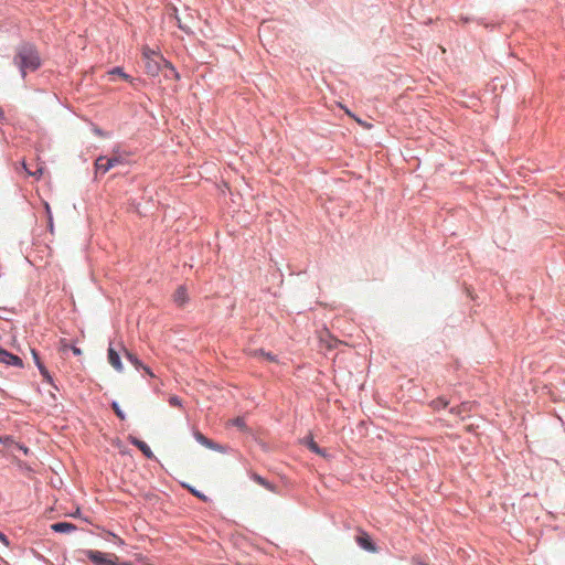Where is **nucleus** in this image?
I'll list each match as a JSON object with an SVG mask.
<instances>
[{"instance_id": "nucleus-38", "label": "nucleus", "mask_w": 565, "mask_h": 565, "mask_svg": "<svg viewBox=\"0 0 565 565\" xmlns=\"http://www.w3.org/2000/svg\"><path fill=\"white\" fill-rule=\"evenodd\" d=\"M414 563L418 564V565H424L422 562H417L414 559Z\"/></svg>"}, {"instance_id": "nucleus-17", "label": "nucleus", "mask_w": 565, "mask_h": 565, "mask_svg": "<svg viewBox=\"0 0 565 565\" xmlns=\"http://www.w3.org/2000/svg\"><path fill=\"white\" fill-rule=\"evenodd\" d=\"M449 402L444 398V397H438L436 399H433L430 403H429V406L434 409V411H439L441 408H446L448 406Z\"/></svg>"}, {"instance_id": "nucleus-34", "label": "nucleus", "mask_w": 565, "mask_h": 565, "mask_svg": "<svg viewBox=\"0 0 565 565\" xmlns=\"http://www.w3.org/2000/svg\"><path fill=\"white\" fill-rule=\"evenodd\" d=\"M117 565H132V563H130V562H122V563H118V562H117Z\"/></svg>"}, {"instance_id": "nucleus-26", "label": "nucleus", "mask_w": 565, "mask_h": 565, "mask_svg": "<svg viewBox=\"0 0 565 565\" xmlns=\"http://www.w3.org/2000/svg\"><path fill=\"white\" fill-rule=\"evenodd\" d=\"M108 534L115 539V543H116L117 545H119V546L125 545V541H124L121 537H119L118 535H116V534H115V533H113V532H109Z\"/></svg>"}, {"instance_id": "nucleus-28", "label": "nucleus", "mask_w": 565, "mask_h": 565, "mask_svg": "<svg viewBox=\"0 0 565 565\" xmlns=\"http://www.w3.org/2000/svg\"><path fill=\"white\" fill-rule=\"evenodd\" d=\"M0 542H1L4 546H7V547H9V545H10L9 539H8V537H7V535H6L4 533H2L1 531H0Z\"/></svg>"}, {"instance_id": "nucleus-14", "label": "nucleus", "mask_w": 565, "mask_h": 565, "mask_svg": "<svg viewBox=\"0 0 565 565\" xmlns=\"http://www.w3.org/2000/svg\"><path fill=\"white\" fill-rule=\"evenodd\" d=\"M108 75H117L120 78H122L124 81L129 82L131 85H134L135 82L137 81L136 78H134L129 74L125 73L124 68L120 67V66H115L111 70H109L108 71Z\"/></svg>"}, {"instance_id": "nucleus-36", "label": "nucleus", "mask_w": 565, "mask_h": 565, "mask_svg": "<svg viewBox=\"0 0 565 565\" xmlns=\"http://www.w3.org/2000/svg\"><path fill=\"white\" fill-rule=\"evenodd\" d=\"M28 173H29L30 175H35V174H36L35 172H31V171H28Z\"/></svg>"}, {"instance_id": "nucleus-33", "label": "nucleus", "mask_w": 565, "mask_h": 565, "mask_svg": "<svg viewBox=\"0 0 565 565\" xmlns=\"http://www.w3.org/2000/svg\"><path fill=\"white\" fill-rule=\"evenodd\" d=\"M94 132H95L96 135H98V136H104L103 130H102V129H99V128H95V129H94Z\"/></svg>"}, {"instance_id": "nucleus-1", "label": "nucleus", "mask_w": 565, "mask_h": 565, "mask_svg": "<svg viewBox=\"0 0 565 565\" xmlns=\"http://www.w3.org/2000/svg\"><path fill=\"white\" fill-rule=\"evenodd\" d=\"M13 64L19 68L21 77L24 79L29 72H35L41 67L42 60L33 44L23 43L17 47Z\"/></svg>"}, {"instance_id": "nucleus-37", "label": "nucleus", "mask_w": 565, "mask_h": 565, "mask_svg": "<svg viewBox=\"0 0 565 565\" xmlns=\"http://www.w3.org/2000/svg\"><path fill=\"white\" fill-rule=\"evenodd\" d=\"M78 514H79V510H77L76 513L73 514V516H78Z\"/></svg>"}, {"instance_id": "nucleus-32", "label": "nucleus", "mask_w": 565, "mask_h": 565, "mask_svg": "<svg viewBox=\"0 0 565 565\" xmlns=\"http://www.w3.org/2000/svg\"><path fill=\"white\" fill-rule=\"evenodd\" d=\"M33 358H34V361H35L36 365H38V363H41L40 358H39V355H38V353L35 351H33Z\"/></svg>"}, {"instance_id": "nucleus-3", "label": "nucleus", "mask_w": 565, "mask_h": 565, "mask_svg": "<svg viewBox=\"0 0 565 565\" xmlns=\"http://www.w3.org/2000/svg\"><path fill=\"white\" fill-rule=\"evenodd\" d=\"M85 555L96 565H117L118 557L116 555H108L95 550L85 551Z\"/></svg>"}, {"instance_id": "nucleus-10", "label": "nucleus", "mask_w": 565, "mask_h": 565, "mask_svg": "<svg viewBox=\"0 0 565 565\" xmlns=\"http://www.w3.org/2000/svg\"><path fill=\"white\" fill-rule=\"evenodd\" d=\"M250 479L253 481H255L257 484L264 487L266 490H268L270 492H277V486L271 483V482H269L267 479H265L260 475H258L256 472H252L250 473Z\"/></svg>"}, {"instance_id": "nucleus-15", "label": "nucleus", "mask_w": 565, "mask_h": 565, "mask_svg": "<svg viewBox=\"0 0 565 565\" xmlns=\"http://www.w3.org/2000/svg\"><path fill=\"white\" fill-rule=\"evenodd\" d=\"M248 354L250 356H263L270 362H277V356L275 354H273L271 352H266L263 349L250 350Z\"/></svg>"}, {"instance_id": "nucleus-11", "label": "nucleus", "mask_w": 565, "mask_h": 565, "mask_svg": "<svg viewBox=\"0 0 565 565\" xmlns=\"http://www.w3.org/2000/svg\"><path fill=\"white\" fill-rule=\"evenodd\" d=\"M51 529L56 533H72L77 530V526L70 522H56L51 525Z\"/></svg>"}, {"instance_id": "nucleus-13", "label": "nucleus", "mask_w": 565, "mask_h": 565, "mask_svg": "<svg viewBox=\"0 0 565 565\" xmlns=\"http://www.w3.org/2000/svg\"><path fill=\"white\" fill-rule=\"evenodd\" d=\"M121 349L124 351L125 358L136 367V370L140 371L141 367H145L142 361L135 353L130 352L124 347H121Z\"/></svg>"}, {"instance_id": "nucleus-21", "label": "nucleus", "mask_w": 565, "mask_h": 565, "mask_svg": "<svg viewBox=\"0 0 565 565\" xmlns=\"http://www.w3.org/2000/svg\"><path fill=\"white\" fill-rule=\"evenodd\" d=\"M111 408L114 411V413L116 414V416L120 419V420H125L126 419V414L122 412V409L120 408L118 402L114 401L111 402Z\"/></svg>"}, {"instance_id": "nucleus-5", "label": "nucleus", "mask_w": 565, "mask_h": 565, "mask_svg": "<svg viewBox=\"0 0 565 565\" xmlns=\"http://www.w3.org/2000/svg\"><path fill=\"white\" fill-rule=\"evenodd\" d=\"M0 363L17 367L23 366V361L20 356L7 351L2 347H0Z\"/></svg>"}, {"instance_id": "nucleus-8", "label": "nucleus", "mask_w": 565, "mask_h": 565, "mask_svg": "<svg viewBox=\"0 0 565 565\" xmlns=\"http://www.w3.org/2000/svg\"><path fill=\"white\" fill-rule=\"evenodd\" d=\"M128 441L134 445L135 447H137L146 458L148 459H153L154 458V455L152 452V450L150 449V447L143 441V440H140L139 438L132 436V435H129L128 436Z\"/></svg>"}, {"instance_id": "nucleus-25", "label": "nucleus", "mask_w": 565, "mask_h": 565, "mask_svg": "<svg viewBox=\"0 0 565 565\" xmlns=\"http://www.w3.org/2000/svg\"><path fill=\"white\" fill-rule=\"evenodd\" d=\"M169 404H170L171 406H174V407H177V406H178V407H179V406H181V399H180L178 396H175V395L170 396V398H169Z\"/></svg>"}, {"instance_id": "nucleus-23", "label": "nucleus", "mask_w": 565, "mask_h": 565, "mask_svg": "<svg viewBox=\"0 0 565 565\" xmlns=\"http://www.w3.org/2000/svg\"><path fill=\"white\" fill-rule=\"evenodd\" d=\"M45 210H46V213H47L49 230H50V232H53V216H52L49 203H45Z\"/></svg>"}, {"instance_id": "nucleus-7", "label": "nucleus", "mask_w": 565, "mask_h": 565, "mask_svg": "<svg viewBox=\"0 0 565 565\" xmlns=\"http://www.w3.org/2000/svg\"><path fill=\"white\" fill-rule=\"evenodd\" d=\"M107 358L109 364L119 373L124 371V365L120 360L119 352L113 347V343L109 344L107 350Z\"/></svg>"}, {"instance_id": "nucleus-16", "label": "nucleus", "mask_w": 565, "mask_h": 565, "mask_svg": "<svg viewBox=\"0 0 565 565\" xmlns=\"http://www.w3.org/2000/svg\"><path fill=\"white\" fill-rule=\"evenodd\" d=\"M230 424L237 427L242 431L249 433V428L247 427V424H246L244 417L238 416L236 418H233L230 420Z\"/></svg>"}, {"instance_id": "nucleus-2", "label": "nucleus", "mask_w": 565, "mask_h": 565, "mask_svg": "<svg viewBox=\"0 0 565 565\" xmlns=\"http://www.w3.org/2000/svg\"><path fill=\"white\" fill-rule=\"evenodd\" d=\"M142 60L145 62L146 73L150 76H157L161 70V62L164 67L169 68L175 77H179L174 66L167 61L159 51L149 47L148 45L142 46L141 50Z\"/></svg>"}, {"instance_id": "nucleus-19", "label": "nucleus", "mask_w": 565, "mask_h": 565, "mask_svg": "<svg viewBox=\"0 0 565 565\" xmlns=\"http://www.w3.org/2000/svg\"><path fill=\"white\" fill-rule=\"evenodd\" d=\"M183 487L185 489H188V491L193 494L194 497H196L198 499L202 500L203 502H206L207 501V497L205 494H203L201 491L196 490L194 487L192 486H189V484H183Z\"/></svg>"}, {"instance_id": "nucleus-27", "label": "nucleus", "mask_w": 565, "mask_h": 565, "mask_svg": "<svg viewBox=\"0 0 565 565\" xmlns=\"http://www.w3.org/2000/svg\"><path fill=\"white\" fill-rule=\"evenodd\" d=\"M14 447L21 450L24 455L29 454V448L23 444L17 443Z\"/></svg>"}, {"instance_id": "nucleus-29", "label": "nucleus", "mask_w": 565, "mask_h": 565, "mask_svg": "<svg viewBox=\"0 0 565 565\" xmlns=\"http://www.w3.org/2000/svg\"><path fill=\"white\" fill-rule=\"evenodd\" d=\"M177 21H178V26L179 29H181L182 31H184L185 33H191L192 31L190 30V28L185 26L182 24V22L180 21L179 18H177Z\"/></svg>"}, {"instance_id": "nucleus-35", "label": "nucleus", "mask_w": 565, "mask_h": 565, "mask_svg": "<svg viewBox=\"0 0 565 565\" xmlns=\"http://www.w3.org/2000/svg\"><path fill=\"white\" fill-rule=\"evenodd\" d=\"M461 20H462L465 23H467V22L471 21V19H470V18H467V17H466V18L461 17Z\"/></svg>"}, {"instance_id": "nucleus-12", "label": "nucleus", "mask_w": 565, "mask_h": 565, "mask_svg": "<svg viewBox=\"0 0 565 565\" xmlns=\"http://www.w3.org/2000/svg\"><path fill=\"white\" fill-rule=\"evenodd\" d=\"M174 302L182 307L189 301L188 290L184 286H179L173 295Z\"/></svg>"}, {"instance_id": "nucleus-6", "label": "nucleus", "mask_w": 565, "mask_h": 565, "mask_svg": "<svg viewBox=\"0 0 565 565\" xmlns=\"http://www.w3.org/2000/svg\"><path fill=\"white\" fill-rule=\"evenodd\" d=\"M193 437L194 439L201 444L202 446L209 448V449H212V450H215V451H223L224 448L222 445L211 440L210 438L205 437L200 430H194L193 431Z\"/></svg>"}, {"instance_id": "nucleus-20", "label": "nucleus", "mask_w": 565, "mask_h": 565, "mask_svg": "<svg viewBox=\"0 0 565 565\" xmlns=\"http://www.w3.org/2000/svg\"><path fill=\"white\" fill-rule=\"evenodd\" d=\"M306 445L307 447L315 454H318V455H323V451L322 449L318 446V444L312 439V438H309L307 441H306Z\"/></svg>"}, {"instance_id": "nucleus-30", "label": "nucleus", "mask_w": 565, "mask_h": 565, "mask_svg": "<svg viewBox=\"0 0 565 565\" xmlns=\"http://www.w3.org/2000/svg\"><path fill=\"white\" fill-rule=\"evenodd\" d=\"M141 370L147 374L149 375L150 377H154V373L151 371V369L147 365H145V367H141Z\"/></svg>"}, {"instance_id": "nucleus-22", "label": "nucleus", "mask_w": 565, "mask_h": 565, "mask_svg": "<svg viewBox=\"0 0 565 565\" xmlns=\"http://www.w3.org/2000/svg\"><path fill=\"white\" fill-rule=\"evenodd\" d=\"M466 406H467V404H466V403H462V404H461V405H459V406L451 407V408L449 409V412H450L451 414H454V415L461 416V415H462V413L466 411Z\"/></svg>"}, {"instance_id": "nucleus-18", "label": "nucleus", "mask_w": 565, "mask_h": 565, "mask_svg": "<svg viewBox=\"0 0 565 565\" xmlns=\"http://www.w3.org/2000/svg\"><path fill=\"white\" fill-rule=\"evenodd\" d=\"M38 369L43 377V381L49 383V384H53V377L52 375L50 374V372L47 371V369L42 364V363H38Z\"/></svg>"}, {"instance_id": "nucleus-31", "label": "nucleus", "mask_w": 565, "mask_h": 565, "mask_svg": "<svg viewBox=\"0 0 565 565\" xmlns=\"http://www.w3.org/2000/svg\"><path fill=\"white\" fill-rule=\"evenodd\" d=\"M71 350L74 353V355H81L82 354V350L79 348H77L76 345H71Z\"/></svg>"}, {"instance_id": "nucleus-24", "label": "nucleus", "mask_w": 565, "mask_h": 565, "mask_svg": "<svg viewBox=\"0 0 565 565\" xmlns=\"http://www.w3.org/2000/svg\"><path fill=\"white\" fill-rule=\"evenodd\" d=\"M109 161L113 163V168L124 163V159L119 154H114L113 157H108Z\"/></svg>"}, {"instance_id": "nucleus-9", "label": "nucleus", "mask_w": 565, "mask_h": 565, "mask_svg": "<svg viewBox=\"0 0 565 565\" xmlns=\"http://www.w3.org/2000/svg\"><path fill=\"white\" fill-rule=\"evenodd\" d=\"M113 168L111 161H109L108 157L100 156L96 159L95 170L97 174H105Z\"/></svg>"}, {"instance_id": "nucleus-4", "label": "nucleus", "mask_w": 565, "mask_h": 565, "mask_svg": "<svg viewBox=\"0 0 565 565\" xmlns=\"http://www.w3.org/2000/svg\"><path fill=\"white\" fill-rule=\"evenodd\" d=\"M356 544L364 551H367L370 553H376L377 546L371 539V536L367 534V532L363 530L358 531V535L355 536Z\"/></svg>"}]
</instances>
